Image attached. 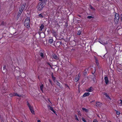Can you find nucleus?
I'll return each instance as SVG.
<instances>
[{"mask_svg":"<svg viewBox=\"0 0 122 122\" xmlns=\"http://www.w3.org/2000/svg\"><path fill=\"white\" fill-rule=\"evenodd\" d=\"M45 4L39 2L37 7L38 10L39 11L42 10L45 5Z\"/></svg>","mask_w":122,"mask_h":122,"instance_id":"obj_1","label":"nucleus"},{"mask_svg":"<svg viewBox=\"0 0 122 122\" xmlns=\"http://www.w3.org/2000/svg\"><path fill=\"white\" fill-rule=\"evenodd\" d=\"M27 105L29 107L30 110V111L33 114L35 115V113L34 112V110L33 107L32 106H31L30 104L28 102H27Z\"/></svg>","mask_w":122,"mask_h":122,"instance_id":"obj_2","label":"nucleus"},{"mask_svg":"<svg viewBox=\"0 0 122 122\" xmlns=\"http://www.w3.org/2000/svg\"><path fill=\"white\" fill-rule=\"evenodd\" d=\"M29 18L27 17L25 19L24 23L25 25L27 28L29 27Z\"/></svg>","mask_w":122,"mask_h":122,"instance_id":"obj_3","label":"nucleus"},{"mask_svg":"<svg viewBox=\"0 0 122 122\" xmlns=\"http://www.w3.org/2000/svg\"><path fill=\"white\" fill-rule=\"evenodd\" d=\"M119 15L117 14H116L115 15L114 18V22L115 23L117 24L119 21Z\"/></svg>","mask_w":122,"mask_h":122,"instance_id":"obj_4","label":"nucleus"},{"mask_svg":"<svg viewBox=\"0 0 122 122\" xmlns=\"http://www.w3.org/2000/svg\"><path fill=\"white\" fill-rule=\"evenodd\" d=\"M26 4H24L21 5L20 8V11H22L23 10H25L26 9V8L25 7Z\"/></svg>","mask_w":122,"mask_h":122,"instance_id":"obj_5","label":"nucleus"},{"mask_svg":"<svg viewBox=\"0 0 122 122\" xmlns=\"http://www.w3.org/2000/svg\"><path fill=\"white\" fill-rule=\"evenodd\" d=\"M15 73H17L20 74V69L18 67H16L15 68Z\"/></svg>","mask_w":122,"mask_h":122,"instance_id":"obj_6","label":"nucleus"},{"mask_svg":"<svg viewBox=\"0 0 122 122\" xmlns=\"http://www.w3.org/2000/svg\"><path fill=\"white\" fill-rule=\"evenodd\" d=\"M47 107L49 109L52 111L54 113H55V112L53 108L49 105H47Z\"/></svg>","mask_w":122,"mask_h":122,"instance_id":"obj_7","label":"nucleus"},{"mask_svg":"<svg viewBox=\"0 0 122 122\" xmlns=\"http://www.w3.org/2000/svg\"><path fill=\"white\" fill-rule=\"evenodd\" d=\"M13 95L14 96H17L20 97H22L23 98H24V97H25L24 95H19L16 93H13Z\"/></svg>","mask_w":122,"mask_h":122,"instance_id":"obj_8","label":"nucleus"},{"mask_svg":"<svg viewBox=\"0 0 122 122\" xmlns=\"http://www.w3.org/2000/svg\"><path fill=\"white\" fill-rule=\"evenodd\" d=\"M80 77V74H78L77 76H76L75 80V81L76 82L79 79Z\"/></svg>","mask_w":122,"mask_h":122,"instance_id":"obj_9","label":"nucleus"},{"mask_svg":"<svg viewBox=\"0 0 122 122\" xmlns=\"http://www.w3.org/2000/svg\"><path fill=\"white\" fill-rule=\"evenodd\" d=\"M57 85L59 87L61 88H62L63 87L61 85V84L58 81H56L55 82Z\"/></svg>","mask_w":122,"mask_h":122,"instance_id":"obj_10","label":"nucleus"},{"mask_svg":"<svg viewBox=\"0 0 122 122\" xmlns=\"http://www.w3.org/2000/svg\"><path fill=\"white\" fill-rule=\"evenodd\" d=\"M93 90V88L92 87H90L89 88H88L86 90V91L87 92H91Z\"/></svg>","mask_w":122,"mask_h":122,"instance_id":"obj_11","label":"nucleus"},{"mask_svg":"<svg viewBox=\"0 0 122 122\" xmlns=\"http://www.w3.org/2000/svg\"><path fill=\"white\" fill-rule=\"evenodd\" d=\"M104 79L105 81V82L106 84H107L109 82L108 78L107 77L105 76L104 78Z\"/></svg>","mask_w":122,"mask_h":122,"instance_id":"obj_12","label":"nucleus"},{"mask_svg":"<svg viewBox=\"0 0 122 122\" xmlns=\"http://www.w3.org/2000/svg\"><path fill=\"white\" fill-rule=\"evenodd\" d=\"M118 105L120 107H121L122 105V101L121 100H119L118 102Z\"/></svg>","mask_w":122,"mask_h":122,"instance_id":"obj_13","label":"nucleus"},{"mask_svg":"<svg viewBox=\"0 0 122 122\" xmlns=\"http://www.w3.org/2000/svg\"><path fill=\"white\" fill-rule=\"evenodd\" d=\"M100 42L101 44L104 45H105L107 44V41H102L101 42Z\"/></svg>","mask_w":122,"mask_h":122,"instance_id":"obj_14","label":"nucleus"},{"mask_svg":"<svg viewBox=\"0 0 122 122\" xmlns=\"http://www.w3.org/2000/svg\"><path fill=\"white\" fill-rule=\"evenodd\" d=\"M90 94L89 92H86L83 95V97H85L89 96Z\"/></svg>","mask_w":122,"mask_h":122,"instance_id":"obj_15","label":"nucleus"},{"mask_svg":"<svg viewBox=\"0 0 122 122\" xmlns=\"http://www.w3.org/2000/svg\"><path fill=\"white\" fill-rule=\"evenodd\" d=\"M44 15L43 13H41L38 15V17L40 18H42L44 16Z\"/></svg>","mask_w":122,"mask_h":122,"instance_id":"obj_16","label":"nucleus"},{"mask_svg":"<svg viewBox=\"0 0 122 122\" xmlns=\"http://www.w3.org/2000/svg\"><path fill=\"white\" fill-rule=\"evenodd\" d=\"M102 105V103L99 102H97L96 103V106L98 107H99L100 106Z\"/></svg>","mask_w":122,"mask_h":122,"instance_id":"obj_17","label":"nucleus"},{"mask_svg":"<svg viewBox=\"0 0 122 122\" xmlns=\"http://www.w3.org/2000/svg\"><path fill=\"white\" fill-rule=\"evenodd\" d=\"M52 57L55 59L57 60L58 59V57L55 54H54L52 55Z\"/></svg>","mask_w":122,"mask_h":122,"instance_id":"obj_18","label":"nucleus"},{"mask_svg":"<svg viewBox=\"0 0 122 122\" xmlns=\"http://www.w3.org/2000/svg\"><path fill=\"white\" fill-rule=\"evenodd\" d=\"M6 66H4L3 67V70L2 72L3 73H5L6 71V69L5 68Z\"/></svg>","mask_w":122,"mask_h":122,"instance_id":"obj_19","label":"nucleus"},{"mask_svg":"<svg viewBox=\"0 0 122 122\" xmlns=\"http://www.w3.org/2000/svg\"><path fill=\"white\" fill-rule=\"evenodd\" d=\"M22 11H20L19 10V11L18 13V14L17 15V17L18 18L20 16V15L21 14Z\"/></svg>","mask_w":122,"mask_h":122,"instance_id":"obj_20","label":"nucleus"},{"mask_svg":"<svg viewBox=\"0 0 122 122\" xmlns=\"http://www.w3.org/2000/svg\"><path fill=\"white\" fill-rule=\"evenodd\" d=\"M40 1V2H41L42 3H43L45 4V3L46 1H47V0H39Z\"/></svg>","mask_w":122,"mask_h":122,"instance_id":"obj_21","label":"nucleus"},{"mask_svg":"<svg viewBox=\"0 0 122 122\" xmlns=\"http://www.w3.org/2000/svg\"><path fill=\"white\" fill-rule=\"evenodd\" d=\"M104 95H105V96L107 97V98L109 99L110 100L111 99V98L106 93H104Z\"/></svg>","mask_w":122,"mask_h":122,"instance_id":"obj_22","label":"nucleus"},{"mask_svg":"<svg viewBox=\"0 0 122 122\" xmlns=\"http://www.w3.org/2000/svg\"><path fill=\"white\" fill-rule=\"evenodd\" d=\"M44 27V25L43 24H41V26H40V30H42Z\"/></svg>","mask_w":122,"mask_h":122,"instance_id":"obj_23","label":"nucleus"},{"mask_svg":"<svg viewBox=\"0 0 122 122\" xmlns=\"http://www.w3.org/2000/svg\"><path fill=\"white\" fill-rule=\"evenodd\" d=\"M49 42L51 44L53 42V39H49Z\"/></svg>","mask_w":122,"mask_h":122,"instance_id":"obj_24","label":"nucleus"},{"mask_svg":"<svg viewBox=\"0 0 122 122\" xmlns=\"http://www.w3.org/2000/svg\"><path fill=\"white\" fill-rule=\"evenodd\" d=\"M87 18L89 19H91L94 18V16H88L87 17Z\"/></svg>","mask_w":122,"mask_h":122,"instance_id":"obj_25","label":"nucleus"},{"mask_svg":"<svg viewBox=\"0 0 122 122\" xmlns=\"http://www.w3.org/2000/svg\"><path fill=\"white\" fill-rule=\"evenodd\" d=\"M82 109L83 111H85L86 112H88V110L86 109L85 108H83Z\"/></svg>","mask_w":122,"mask_h":122,"instance_id":"obj_26","label":"nucleus"},{"mask_svg":"<svg viewBox=\"0 0 122 122\" xmlns=\"http://www.w3.org/2000/svg\"><path fill=\"white\" fill-rule=\"evenodd\" d=\"M43 84L41 85L40 86V88L41 90L42 91H43Z\"/></svg>","mask_w":122,"mask_h":122,"instance_id":"obj_27","label":"nucleus"},{"mask_svg":"<svg viewBox=\"0 0 122 122\" xmlns=\"http://www.w3.org/2000/svg\"><path fill=\"white\" fill-rule=\"evenodd\" d=\"M89 7L90 9H92V10H95V9H94V8L91 5H90V6Z\"/></svg>","mask_w":122,"mask_h":122,"instance_id":"obj_28","label":"nucleus"},{"mask_svg":"<svg viewBox=\"0 0 122 122\" xmlns=\"http://www.w3.org/2000/svg\"><path fill=\"white\" fill-rule=\"evenodd\" d=\"M53 35L56 37V36H57V33L55 32H54L53 33Z\"/></svg>","mask_w":122,"mask_h":122,"instance_id":"obj_29","label":"nucleus"},{"mask_svg":"<svg viewBox=\"0 0 122 122\" xmlns=\"http://www.w3.org/2000/svg\"><path fill=\"white\" fill-rule=\"evenodd\" d=\"M52 77L53 79L54 80V82H55L56 81H55V77H54L52 75Z\"/></svg>","mask_w":122,"mask_h":122,"instance_id":"obj_30","label":"nucleus"},{"mask_svg":"<svg viewBox=\"0 0 122 122\" xmlns=\"http://www.w3.org/2000/svg\"><path fill=\"white\" fill-rule=\"evenodd\" d=\"M43 55H44V54H43V53L42 52H41L40 53V56H41L42 57H43Z\"/></svg>","mask_w":122,"mask_h":122,"instance_id":"obj_31","label":"nucleus"},{"mask_svg":"<svg viewBox=\"0 0 122 122\" xmlns=\"http://www.w3.org/2000/svg\"><path fill=\"white\" fill-rule=\"evenodd\" d=\"M75 118L76 120H77V121H78V119L77 117V116L76 115L75 116Z\"/></svg>","mask_w":122,"mask_h":122,"instance_id":"obj_32","label":"nucleus"},{"mask_svg":"<svg viewBox=\"0 0 122 122\" xmlns=\"http://www.w3.org/2000/svg\"><path fill=\"white\" fill-rule=\"evenodd\" d=\"M116 112L117 114V115H119L120 114V113L119 112H118L117 110H116Z\"/></svg>","mask_w":122,"mask_h":122,"instance_id":"obj_33","label":"nucleus"},{"mask_svg":"<svg viewBox=\"0 0 122 122\" xmlns=\"http://www.w3.org/2000/svg\"><path fill=\"white\" fill-rule=\"evenodd\" d=\"M95 59L96 60V62L97 64V66H98V64H99V63L98 62V61H97V59Z\"/></svg>","mask_w":122,"mask_h":122,"instance_id":"obj_34","label":"nucleus"},{"mask_svg":"<svg viewBox=\"0 0 122 122\" xmlns=\"http://www.w3.org/2000/svg\"><path fill=\"white\" fill-rule=\"evenodd\" d=\"M82 121L84 122H86V121L84 118L82 117Z\"/></svg>","mask_w":122,"mask_h":122,"instance_id":"obj_35","label":"nucleus"},{"mask_svg":"<svg viewBox=\"0 0 122 122\" xmlns=\"http://www.w3.org/2000/svg\"><path fill=\"white\" fill-rule=\"evenodd\" d=\"M81 33V31L80 30H79L78 31L77 33V35H80Z\"/></svg>","mask_w":122,"mask_h":122,"instance_id":"obj_36","label":"nucleus"},{"mask_svg":"<svg viewBox=\"0 0 122 122\" xmlns=\"http://www.w3.org/2000/svg\"><path fill=\"white\" fill-rule=\"evenodd\" d=\"M93 122H98V121L96 119H94L93 121Z\"/></svg>","mask_w":122,"mask_h":122,"instance_id":"obj_37","label":"nucleus"},{"mask_svg":"<svg viewBox=\"0 0 122 122\" xmlns=\"http://www.w3.org/2000/svg\"><path fill=\"white\" fill-rule=\"evenodd\" d=\"M10 96L11 97H13V96H14V95H13V93L10 94Z\"/></svg>","mask_w":122,"mask_h":122,"instance_id":"obj_38","label":"nucleus"},{"mask_svg":"<svg viewBox=\"0 0 122 122\" xmlns=\"http://www.w3.org/2000/svg\"><path fill=\"white\" fill-rule=\"evenodd\" d=\"M65 86H66V87H68V86L67 85V84H65Z\"/></svg>","mask_w":122,"mask_h":122,"instance_id":"obj_39","label":"nucleus"},{"mask_svg":"<svg viewBox=\"0 0 122 122\" xmlns=\"http://www.w3.org/2000/svg\"><path fill=\"white\" fill-rule=\"evenodd\" d=\"M37 122H41L40 120H37Z\"/></svg>","mask_w":122,"mask_h":122,"instance_id":"obj_40","label":"nucleus"},{"mask_svg":"<svg viewBox=\"0 0 122 122\" xmlns=\"http://www.w3.org/2000/svg\"><path fill=\"white\" fill-rule=\"evenodd\" d=\"M58 43H59V44H61V42H58Z\"/></svg>","mask_w":122,"mask_h":122,"instance_id":"obj_41","label":"nucleus"},{"mask_svg":"<svg viewBox=\"0 0 122 122\" xmlns=\"http://www.w3.org/2000/svg\"><path fill=\"white\" fill-rule=\"evenodd\" d=\"M78 16H79L80 17H81V15H79Z\"/></svg>","mask_w":122,"mask_h":122,"instance_id":"obj_42","label":"nucleus"},{"mask_svg":"<svg viewBox=\"0 0 122 122\" xmlns=\"http://www.w3.org/2000/svg\"><path fill=\"white\" fill-rule=\"evenodd\" d=\"M49 102H50V103L51 104H52L51 102L50 101H49Z\"/></svg>","mask_w":122,"mask_h":122,"instance_id":"obj_43","label":"nucleus"}]
</instances>
